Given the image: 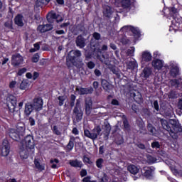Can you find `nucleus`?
<instances>
[{"instance_id": "f257e3e1", "label": "nucleus", "mask_w": 182, "mask_h": 182, "mask_svg": "<svg viewBox=\"0 0 182 182\" xmlns=\"http://www.w3.org/2000/svg\"><path fill=\"white\" fill-rule=\"evenodd\" d=\"M170 20L172 23L171 28H178L182 22V18L178 13H177V9L172 7L169 12Z\"/></svg>"}, {"instance_id": "f03ea898", "label": "nucleus", "mask_w": 182, "mask_h": 182, "mask_svg": "<svg viewBox=\"0 0 182 182\" xmlns=\"http://www.w3.org/2000/svg\"><path fill=\"white\" fill-rule=\"evenodd\" d=\"M25 134V126L18 125L17 129H10L9 130V136L13 140L18 141Z\"/></svg>"}, {"instance_id": "7ed1b4c3", "label": "nucleus", "mask_w": 182, "mask_h": 182, "mask_svg": "<svg viewBox=\"0 0 182 182\" xmlns=\"http://www.w3.org/2000/svg\"><path fill=\"white\" fill-rule=\"evenodd\" d=\"M82 56V53L79 50H71L68 55L67 58V65L68 66H70V65H75L76 63V60L79 59Z\"/></svg>"}, {"instance_id": "20e7f679", "label": "nucleus", "mask_w": 182, "mask_h": 182, "mask_svg": "<svg viewBox=\"0 0 182 182\" xmlns=\"http://www.w3.org/2000/svg\"><path fill=\"white\" fill-rule=\"evenodd\" d=\"M102 129L100 127H95L92 130L89 131L88 129L84 130V136L90 139L91 140H96L97 137L100 135Z\"/></svg>"}, {"instance_id": "39448f33", "label": "nucleus", "mask_w": 182, "mask_h": 182, "mask_svg": "<svg viewBox=\"0 0 182 182\" xmlns=\"http://www.w3.org/2000/svg\"><path fill=\"white\" fill-rule=\"evenodd\" d=\"M161 124L164 130H166L170 134V136L172 137V139H177L178 137V135L176 134V132H173L171 129V127H170V124H168V121L164 119H161L160 120Z\"/></svg>"}, {"instance_id": "423d86ee", "label": "nucleus", "mask_w": 182, "mask_h": 182, "mask_svg": "<svg viewBox=\"0 0 182 182\" xmlns=\"http://www.w3.org/2000/svg\"><path fill=\"white\" fill-rule=\"evenodd\" d=\"M7 106L9 107V109L11 113H14L15 112V109L16 107V97L9 95L6 99Z\"/></svg>"}, {"instance_id": "0eeeda50", "label": "nucleus", "mask_w": 182, "mask_h": 182, "mask_svg": "<svg viewBox=\"0 0 182 182\" xmlns=\"http://www.w3.org/2000/svg\"><path fill=\"white\" fill-rule=\"evenodd\" d=\"M11 65L14 68H19L21 65H23V57L21 54H14L11 57Z\"/></svg>"}, {"instance_id": "6e6552de", "label": "nucleus", "mask_w": 182, "mask_h": 182, "mask_svg": "<svg viewBox=\"0 0 182 182\" xmlns=\"http://www.w3.org/2000/svg\"><path fill=\"white\" fill-rule=\"evenodd\" d=\"M23 144H25L26 149H28L31 151V153H33V149H35V142L33 141V136L31 135H28L25 137L23 141Z\"/></svg>"}, {"instance_id": "1a4fd4ad", "label": "nucleus", "mask_w": 182, "mask_h": 182, "mask_svg": "<svg viewBox=\"0 0 182 182\" xmlns=\"http://www.w3.org/2000/svg\"><path fill=\"white\" fill-rule=\"evenodd\" d=\"M31 105L36 112H41L43 109V100L41 97L34 98Z\"/></svg>"}, {"instance_id": "9d476101", "label": "nucleus", "mask_w": 182, "mask_h": 182, "mask_svg": "<svg viewBox=\"0 0 182 182\" xmlns=\"http://www.w3.org/2000/svg\"><path fill=\"white\" fill-rule=\"evenodd\" d=\"M11 150V146L9 145V141L8 140L4 139L1 146V154L3 157H6L9 154V151Z\"/></svg>"}, {"instance_id": "9b49d317", "label": "nucleus", "mask_w": 182, "mask_h": 182, "mask_svg": "<svg viewBox=\"0 0 182 182\" xmlns=\"http://www.w3.org/2000/svg\"><path fill=\"white\" fill-rule=\"evenodd\" d=\"M169 124H171V129L173 130V132L175 133V134H177V136H178V133H181L182 127L181 124H180V122H178V121L176 119H170Z\"/></svg>"}, {"instance_id": "f8f14e48", "label": "nucleus", "mask_w": 182, "mask_h": 182, "mask_svg": "<svg viewBox=\"0 0 182 182\" xmlns=\"http://www.w3.org/2000/svg\"><path fill=\"white\" fill-rule=\"evenodd\" d=\"M73 113L77 117V121L80 122L83 118V111H82V107H80V102L77 100L75 107L73 109Z\"/></svg>"}, {"instance_id": "ddd939ff", "label": "nucleus", "mask_w": 182, "mask_h": 182, "mask_svg": "<svg viewBox=\"0 0 182 182\" xmlns=\"http://www.w3.org/2000/svg\"><path fill=\"white\" fill-rule=\"evenodd\" d=\"M151 59H153V55H151V53H150V51L144 50L141 53V65H144L146 63H149V62H151Z\"/></svg>"}, {"instance_id": "4468645a", "label": "nucleus", "mask_w": 182, "mask_h": 182, "mask_svg": "<svg viewBox=\"0 0 182 182\" xmlns=\"http://www.w3.org/2000/svg\"><path fill=\"white\" fill-rule=\"evenodd\" d=\"M169 68H170V75L173 77H176L180 72V70L178 69V65L176 62L171 61L169 63Z\"/></svg>"}, {"instance_id": "2eb2a0df", "label": "nucleus", "mask_w": 182, "mask_h": 182, "mask_svg": "<svg viewBox=\"0 0 182 182\" xmlns=\"http://www.w3.org/2000/svg\"><path fill=\"white\" fill-rule=\"evenodd\" d=\"M115 5L119 6V5H122L124 9H127V11H130V5H132V0H114Z\"/></svg>"}, {"instance_id": "dca6fc26", "label": "nucleus", "mask_w": 182, "mask_h": 182, "mask_svg": "<svg viewBox=\"0 0 182 182\" xmlns=\"http://www.w3.org/2000/svg\"><path fill=\"white\" fill-rule=\"evenodd\" d=\"M92 109H93V102L92 98L88 97L85 99V113L87 116H90L92 113Z\"/></svg>"}, {"instance_id": "f3484780", "label": "nucleus", "mask_w": 182, "mask_h": 182, "mask_svg": "<svg viewBox=\"0 0 182 182\" xmlns=\"http://www.w3.org/2000/svg\"><path fill=\"white\" fill-rule=\"evenodd\" d=\"M48 21L50 23H59V22H62L63 21V18H60L59 19V16L55 13H53L48 16Z\"/></svg>"}, {"instance_id": "a211bd4d", "label": "nucleus", "mask_w": 182, "mask_h": 182, "mask_svg": "<svg viewBox=\"0 0 182 182\" xmlns=\"http://www.w3.org/2000/svg\"><path fill=\"white\" fill-rule=\"evenodd\" d=\"M151 65L154 69L156 70H160L164 66V61L160 59H155L152 61Z\"/></svg>"}, {"instance_id": "6ab92c4d", "label": "nucleus", "mask_w": 182, "mask_h": 182, "mask_svg": "<svg viewBox=\"0 0 182 182\" xmlns=\"http://www.w3.org/2000/svg\"><path fill=\"white\" fill-rule=\"evenodd\" d=\"M53 29V26L52 24L40 25L38 27V31L41 33H45V32L52 31Z\"/></svg>"}, {"instance_id": "aec40b11", "label": "nucleus", "mask_w": 182, "mask_h": 182, "mask_svg": "<svg viewBox=\"0 0 182 182\" xmlns=\"http://www.w3.org/2000/svg\"><path fill=\"white\" fill-rule=\"evenodd\" d=\"M77 92H78L79 95H92L93 93V88L92 87L87 88H76Z\"/></svg>"}, {"instance_id": "412c9836", "label": "nucleus", "mask_w": 182, "mask_h": 182, "mask_svg": "<svg viewBox=\"0 0 182 182\" xmlns=\"http://www.w3.org/2000/svg\"><path fill=\"white\" fill-rule=\"evenodd\" d=\"M153 168L145 166L142 169L141 173L144 177H146V178H150L151 176H153Z\"/></svg>"}, {"instance_id": "4be33fe9", "label": "nucleus", "mask_w": 182, "mask_h": 182, "mask_svg": "<svg viewBox=\"0 0 182 182\" xmlns=\"http://www.w3.org/2000/svg\"><path fill=\"white\" fill-rule=\"evenodd\" d=\"M23 22H25V18H23V16H22V14H18L14 18V23L18 26H23Z\"/></svg>"}, {"instance_id": "5701e85b", "label": "nucleus", "mask_w": 182, "mask_h": 182, "mask_svg": "<svg viewBox=\"0 0 182 182\" xmlns=\"http://www.w3.org/2000/svg\"><path fill=\"white\" fill-rule=\"evenodd\" d=\"M76 45L77 46H78V48H85L86 46V43H85V38H83V36H78L76 38Z\"/></svg>"}, {"instance_id": "b1692460", "label": "nucleus", "mask_w": 182, "mask_h": 182, "mask_svg": "<svg viewBox=\"0 0 182 182\" xmlns=\"http://www.w3.org/2000/svg\"><path fill=\"white\" fill-rule=\"evenodd\" d=\"M33 110H35V108H33V106L32 105V102H27L25 105L24 113L26 116H29Z\"/></svg>"}, {"instance_id": "393cba45", "label": "nucleus", "mask_w": 182, "mask_h": 182, "mask_svg": "<svg viewBox=\"0 0 182 182\" xmlns=\"http://www.w3.org/2000/svg\"><path fill=\"white\" fill-rule=\"evenodd\" d=\"M69 164L72 167H75L76 168H82V167H83V163H82V161H79L77 159L70 160L69 161Z\"/></svg>"}, {"instance_id": "a878e982", "label": "nucleus", "mask_w": 182, "mask_h": 182, "mask_svg": "<svg viewBox=\"0 0 182 182\" xmlns=\"http://www.w3.org/2000/svg\"><path fill=\"white\" fill-rule=\"evenodd\" d=\"M101 83L103 89L105 90L106 92H110V90L113 89V85L106 80H102Z\"/></svg>"}, {"instance_id": "bb28decb", "label": "nucleus", "mask_w": 182, "mask_h": 182, "mask_svg": "<svg viewBox=\"0 0 182 182\" xmlns=\"http://www.w3.org/2000/svg\"><path fill=\"white\" fill-rule=\"evenodd\" d=\"M103 14L107 18H110L112 16V14H113V10L112 9V7H110L109 6H105L104 7Z\"/></svg>"}, {"instance_id": "cd10ccee", "label": "nucleus", "mask_w": 182, "mask_h": 182, "mask_svg": "<svg viewBox=\"0 0 182 182\" xmlns=\"http://www.w3.org/2000/svg\"><path fill=\"white\" fill-rule=\"evenodd\" d=\"M127 170L128 171H129V173H131V174H137V173H139V171H140V168H139L137 166H134V165H129L127 167Z\"/></svg>"}, {"instance_id": "c85d7f7f", "label": "nucleus", "mask_w": 182, "mask_h": 182, "mask_svg": "<svg viewBox=\"0 0 182 182\" xmlns=\"http://www.w3.org/2000/svg\"><path fill=\"white\" fill-rule=\"evenodd\" d=\"M76 140V138L75 136H70V139L67 145V150L68 151H72L73 150V147H75V141Z\"/></svg>"}, {"instance_id": "c756f323", "label": "nucleus", "mask_w": 182, "mask_h": 182, "mask_svg": "<svg viewBox=\"0 0 182 182\" xmlns=\"http://www.w3.org/2000/svg\"><path fill=\"white\" fill-rule=\"evenodd\" d=\"M153 71L151 70V68L150 67H146L143 70L142 75L145 79H147L148 77H150V75H151Z\"/></svg>"}, {"instance_id": "7c9ffc66", "label": "nucleus", "mask_w": 182, "mask_h": 182, "mask_svg": "<svg viewBox=\"0 0 182 182\" xmlns=\"http://www.w3.org/2000/svg\"><path fill=\"white\" fill-rule=\"evenodd\" d=\"M98 178L99 182H109L107 175H106V173H105L103 171H100L98 173Z\"/></svg>"}, {"instance_id": "2f4dec72", "label": "nucleus", "mask_w": 182, "mask_h": 182, "mask_svg": "<svg viewBox=\"0 0 182 182\" xmlns=\"http://www.w3.org/2000/svg\"><path fill=\"white\" fill-rule=\"evenodd\" d=\"M170 85L173 86V87H180L182 85V78H179L178 80H171Z\"/></svg>"}, {"instance_id": "473e14b6", "label": "nucleus", "mask_w": 182, "mask_h": 182, "mask_svg": "<svg viewBox=\"0 0 182 182\" xmlns=\"http://www.w3.org/2000/svg\"><path fill=\"white\" fill-rule=\"evenodd\" d=\"M127 69H131L132 70L133 69H136V68H137V62H136V60L127 62Z\"/></svg>"}, {"instance_id": "72a5a7b5", "label": "nucleus", "mask_w": 182, "mask_h": 182, "mask_svg": "<svg viewBox=\"0 0 182 182\" xmlns=\"http://www.w3.org/2000/svg\"><path fill=\"white\" fill-rule=\"evenodd\" d=\"M20 89L21 90H27L29 89V82L28 80H23L20 84Z\"/></svg>"}, {"instance_id": "f704fd0d", "label": "nucleus", "mask_w": 182, "mask_h": 182, "mask_svg": "<svg viewBox=\"0 0 182 182\" xmlns=\"http://www.w3.org/2000/svg\"><path fill=\"white\" fill-rule=\"evenodd\" d=\"M9 87L11 90L15 91L18 89V87H19V85L16 81L12 80L9 82Z\"/></svg>"}, {"instance_id": "c9c22d12", "label": "nucleus", "mask_w": 182, "mask_h": 182, "mask_svg": "<svg viewBox=\"0 0 182 182\" xmlns=\"http://www.w3.org/2000/svg\"><path fill=\"white\" fill-rule=\"evenodd\" d=\"M29 149L26 148V149L21 150L20 151V157L21 159H27L29 156Z\"/></svg>"}, {"instance_id": "e433bc0d", "label": "nucleus", "mask_w": 182, "mask_h": 182, "mask_svg": "<svg viewBox=\"0 0 182 182\" xmlns=\"http://www.w3.org/2000/svg\"><path fill=\"white\" fill-rule=\"evenodd\" d=\"M14 22L12 21V19H9L7 21L5 22L4 26L9 31H12L14 29Z\"/></svg>"}, {"instance_id": "4c0bfd02", "label": "nucleus", "mask_w": 182, "mask_h": 182, "mask_svg": "<svg viewBox=\"0 0 182 182\" xmlns=\"http://www.w3.org/2000/svg\"><path fill=\"white\" fill-rule=\"evenodd\" d=\"M34 164L36 168L40 170V171L45 170V166L43 165H41L38 160L35 159Z\"/></svg>"}, {"instance_id": "58836bf2", "label": "nucleus", "mask_w": 182, "mask_h": 182, "mask_svg": "<svg viewBox=\"0 0 182 182\" xmlns=\"http://www.w3.org/2000/svg\"><path fill=\"white\" fill-rule=\"evenodd\" d=\"M147 162L149 163V164H153L154 163H157V159L154 156L148 155L147 156Z\"/></svg>"}, {"instance_id": "ea45409f", "label": "nucleus", "mask_w": 182, "mask_h": 182, "mask_svg": "<svg viewBox=\"0 0 182 182\" xmlns=\"http://www.w3.org/2000/svg\"><path fill=\"white\" fill-rule=\"evenodd\" d=\"M103 163H105V160L102 158L98 159L96 161V166L98 168H102L103 167Z\"/></svg>"}, {"instance_id": "a19ab883", "label": "nucleus", "mask_w": 182, "mask_h": 182, "mask_svg": "<svg viewBox=\"0 0 182 182\" xmlns=\"http://www.w3.org/2000/svg\"><path fill=\"white\" fill-rule=\"evenodd\" d=\"M50 163H51V164H52V166H51L52 168H58V165H56V164H58V163H59L58 159H51L50 161Z\"/></svg>"}, {"instance_id": "79ce46f5", "label": "nucleus", "mask_w": 182, "mask_h": 182, "mask_svg": "<svg viewBox=\"0 0 182 182\" xmlns=\"http://www.w3.org/2000/svg\"><path fill=\"white\" fill-rule=\"evenodd\" d=\"M53 133L54 134H56V136H60V134H62V133L60 132V130H59V128L56 125H55L53 127Z\"/></svg>"}, {"instance_id": "37998d69", "label": "nucleus", "mask_w": 182, "mask_h": 182, "mask_svg": "<svg viewBox=\"0 0 182 182\" xmlns=\"http://www.w3.org/2000/svg\"><path fill=\"white\" fill-rule=\"evenodd\" d=\"M132 27V26H124L120 29V32H130Z\"/></svg>"}, {"instance_id": "c03bdc74", "label": "nucleus", "mask_w": 182, "mask_h": 182, "mask_svg": "<svg viewBox=\"0 0 182 182\" xmlns=\"http://www.w3.org/2000/svg\"><path fill=\"white\" fill-rule=\"evenodd\" d=\"M134 51H135L134 47H131L127 50V54L128 55V56H134Z\"/></svg>"}, {"instance_id": "a18cd8bd", "label": "nucleus", "mask_w": 182, "mask_h": 182, "mask_svg": "<svg viewBox=\"0 0 182 182\" xmlns=\"http://www.w3.org/2000/svg\"><path fill=\"white\" fill-rule=\"evenodd\" d=\"M148 130L150 132L151 134H154L156 133V128L153 127L151 124H148Z\"/></svg>"}, {"instance_id": "49530a36", "label": "nucleus", "mask_w": 182, "mask_h": 182, "mask_svg": "<svg viewBox=\"0 0 182 182\" xmlns=\"http://www.w3.org/2000/svg\"><path fill=\"white\" fill-rule=\"evenodd\" d=\"M39 54L38 53H36L33 55L32 58V62L33 63H38V62H39Z\"/></svg>"}, {"instance_id": "de8ad7c7", "label": "nucleus", "mask_w": 182, "mask_h": 182, "mask_svg": "<svg viewBox=\"0 0 182 182\" xmlns=\"http://www.w3.org/2000/svg\"><path fill=\"white\" fill-rule=\"evenodd\" d=\"M131 31L132 32V33H134V35H136V36H139V35H140V30H139V28H134L132 26L131 28Z\"/></svg>"}, {"instance_id": "09e8293b", "label": "nucleus", "mask_w": 182, "mask_h": 182, "mask_svg": "<svg viewBox=\"0 0 182 182\" xmlns=\"http://www.w3.org/2000/svg\"><path fill=\"white\" fill-rule=\"evenodd\" d=\"M58 100H59V106H63V102L66 100V97L65 96H59Z\"/></svg>"}, {"instance_id": "8fccbe9b", "label": "nucleus", "mask_w": 182, "mask_h": 182, "mask_svg": "<svg viewBox=\"0 0 182 182\" xmlns=\"http://www.w3.org/2000/svg\"><path fill=\"white\" fill-rule=\"evenodd\" d=\"M152 149H160V143L159 141H154L151 143Z\"/></svg>"}, {"instance_id": "3c124183", "label": "nucleus", "mask_w": 182, "mask_h": 182, "mask_svg": "<svg viewBox=\"0 0 182 182\" xmlns=\"http://www.w3.org/2000/svg\"><path fill=\"white\" fill-rule=\"evenodd\" d=\"M88 69H95V67L96 66V64L93 63L92 61H90L87 63Z\"/></svg>"}, {"instance_id": "603ef678", "label": "nucleus", "mask_w": 182, "mask_h": 182, "mask_svg": "<svg viewBox=\"0 0 182 182\" xmlns=\"http://www.w3.org/2000/svg\"><path fill=\"white\" fill-rule=\"evenodd\" d=\"M50 0H37L38 4H42L43 5H48Z\"/></svg>"}, {"instance_id": "864d4df0", "label": "nucleus", "mask_w": 182, "mask_h": 182, "mask_svg": "<svg viewBox=\"0 0 182 182\" xmlns=\"http://www.w3.org/2000/svg\"><path fill=\"white\" fill-rule=\"evenodd\" d=\"M26 68H21L18 70V76H22L23 75V73H26Z\"/></svg>"}, {"instance_id": "5fc2aeb1", "label": "nucleus", "mask_w": 182, "mask_h": 182, "mask_svg": "<svg viewBox=\"0 0 182 182\" xmlns=\"http://www.w3.org/2000/svg\"><path fill=\"white\" fill-rule=\"evenodd\" d=\"M106 132L105 133V136H108L110 134V130H112V128L110 127V125H106Z\"/></svg>"}, {"instance_id": "6e6d98bb", "label": "nucleus", "mask_w": 182, "mask_h": 182, "mask_svg": "<svg viewBox=\"0 0 182 182\" xmlns=\"http://www.w3.org/2000/svg\"><path fill=\"white\" fill-rule=\"evenodd\" d=\"M154 107L156 112H159L160 110V107H159V102L157 100H155L154 102Z\"/></svg>"}, {"instance_id": "4d7b16f0", "label": "nucleus", "mask_w": 182, "mask_h": 182, "mask_svg": "<svg viewBox=\"0 0 182 182\" xmlns=\"http://www.w3.org/2000/svg\"><path fill=\"white\" fill-rule=\"evenodd\" d=\"M91 177L90 176H87V177H85L83 179H82V181L83 182H97L96 181H91Z\"/></svg>"}, {"instance_id": "13d9d810", "label": "nucleus", "mask_w": 182, "mask_h": 182, "mask_svg": "<svg viewBox=\"0 0 182 182\" xmlns=\"http://www.w3.org/2000/svg\"><path fill=\"white\" fill-rule=\"evenodd\" d=\"M93 38H95V39H96L97 41H99V39H100V33H93Z\"/></svg>"}, {"instance_id": "bf43d9fd", "label": "nucleus", "mask_w": 182, "mask_h": 182, "mask_svg": "<svg viewBox=\"0 0 182 182\" xmlns=\"http://www.w3.org/2000/svg\"><path fill=\"white\" fill-rule=\"evenodd\" d=\"M94 73L95 75V76H102V72H100L98 69H95L94 71Z\"/></svg>"}, {"instance_id": "052dcab7", "label": "nucleus", "mask_w": 182, "mask_h": 182, "mask_svg": "<svg viewBox=\"0 0 182 182\" xmlns=\"http://www.w3.org/2000/svg\"><path fill=\"white\" fill-rule=\"evenodd\" d=\"M105 153V146H101L99 149V154H103Z\"/></svg>"}, {"instance_id": "680f3d73", "label": "nucleus", "mask_w": 182, "mask_h": 182, "mask_svg": "<svg viewBox=\"0 0 182 182\" xmlns=\"http://www.w3.org/2000/svg\"><path fill=\"white\" fill-rule=\"evenodd\" d=\"M178 108L182 110V98L179 99L178 100Z\"/></svg>"}, {"instance_id": "e2e57ef3", "label": "nucleus", "mask_w": 182, "mask_h": 182, "mask_svg": "<svg viewBox=\"0 0 182 182\" xmlns=\"http://www.w3.org/2000/svg\"><path fill=\"white\" fill-rule=\"evenodd\" d=\"M55 33H57V35H65V31H63V30H57L55 31Z\"/></svg>"}, {"instance_id": "0e129e2a", "label": "nucleus", "mask_w": 182, "mask_h": 182, "mask_svg": "<svg viewBox=\"0 0 182 182\" xmlns=\"http://www.w3.org/2000/svg\"><path fill=\"white\" fill-rule=\"evenodd\" d=\"M29 123L31 126H35V119L32 117L29 118Z\"/></svg>"}, {"instance_id": "69168bd1", "label": "nucleus", "mask_w": 182, "mask_h": 182, "mask_svg": "<svg viewBox=\"0 0 182 182\" xmlns=\"http://www.w3.org/2000/svg\"><path fill=\"white\" fill-rule=\"evenodd\" d=\"M72 132L73 134H75V136L79 134V130H77V128H73Z\"/></svg>"}, {"instance_id": "338daca9", "label": "nucleus", "mask_w": 182, "mask_h": 182, "mask_svg": "<svg viewBox=\"0 0 182 182\" xmlns=\"http://www.w3.org/2000/svg\"><path fill=\"white\" fill-rule=\"evenodd\" d=\"M112 105L114 106H119V101L117 100H112Z\"/></svg>"}, {"instance_id": "774afa93", "label": "nucleus", "mask_w": 182, "mask_h": 182, "mask_svg": "<svg viewBox=\"0 0 182 182\" xmlns=\"http://www.w3.org/2000/svg\"><path fill=\"white\" fill-rule=\"evenodd\" d=\"M137 147H139V149H141V150H144V149H146V146H144V144H138Z\"/></svg>"}]
</instances>
